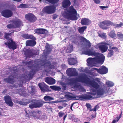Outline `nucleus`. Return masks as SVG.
I'll use <instances>...</instances> for the list:
<instances>
[{
	"instance_id": "obj_24",
	"label": "nucleus",
	"mask_w": 123,
	"mask_h": 123,
	"mask_svg": "<svg viewBox=\"0 0 123 123\" xmlns=\"http://www.w3.org/2000/svg\"><path fill=\"white\" fill-rule=\"evenodd\" d=\"M68 13L67 14H77V11L72 6H70L67 11Z\"/></svg>"
},
{
	"instance_id": "obj_29",
	"label": "nucleus",
	"mask_w": 123,
	"mask_h": 123,
	"mask_svg": "<svg viewBox=\"0 0 123 123\" xmlns=\"http://www.w3.org/2000/svg\"><path fill=\"white\" fill-rule=\"evenodd\" d=\"M4 81L6 82L7 83L13 84L14 83V80L12 79L9 77L4 78Z\"/></svg>"
},
{
	"instance_id": "obj_55",
	"label": "nucleus",
	"mask_w": 123,
	"mask_h": 123,
	"mask_svg": "<svg viewBox=\"0 0 123 123\" xmlns=\"http://www.w3.org/2000/svg\"><path fill=\"white\" fill-rule=\"evenodd\" d=\"M35 92V89L32 88H31V90L30 92V93L31 94H34Z\"/></svg>"
},
{
	"instance_id": "obj_17",
	"label": "nucleus",
	"mask_w": 123,
	"mask_h": 123,
	"mask_svg": "<svg viewBox=\"0 0 123 123\" xmlns=\"http://www.w3.org/2000/svg\"><path fill=\"white\" fill-rule=\"evenodd\" d=\"M81 24L82 25H88L91 23V21L87 18H83L81 20Z\"/></svg>"
},
{
	"instance_id": "obj_40",
	"label": "nucleus",
	"mask_w": 123,
	"mask_h": 123,
	"mask_svg": "<svg viewBox=\"0 0 123 123\" xmlns=\"http://www.w3.org/2000/svg\"><path fill=\"white\" fill-rule=\"evenodd\" d=\"M115 31L114 30L111 31L109 34V36L111 37L114 38L116 37V35L115 32Z\"/></svg>"
},
{
	"instance_id": "obj_52",
	"label": "nucleus",
	"mask_w": 123,
	"mask_h": 123,
	"mask_svg": "<svg viewBox=\"0 0 123 123\" xmlns=\"http://www.w3.org/2000/svg\"><path fill=\"white\" fill-rule=\"evenodd\" d=\"M92 96L90 95H87L86 96V99H92Z\"/></svg>"
},
{
	"instance_id": "obj_13",
	"label": "nucleus",
	"mask_w": 123,
	"mask_h": 123,
	"mask_svg": "<svg viewBox=\"0 0 123 123\" xmlns=\"http://www.w3.org/2000/svg\"><path fill=\"white\" fill-rule=\"evenodd\" d=\"M38 85L41 90L43 92L47 91L48 89V86L44 83H40Z\"/></svg>"
},
{
	"instance_id": "obj_58",
	"label": "nucleus",
	"mask_w": 123,
	"mask_h": 123,
	"mask_svg": "<svg viewBox=\"0 0 123 123\" xmlns=\"http://www.w3.org/2000/svg\"><path fill=\"white\" fill-rule=\"evenodd\" d=\"M121 117L120 116H117L116 118V120L118 122L119 120V119L121 118Z\"/></svg>"
},
{
	"instance_id": "obj_43",
	"label": "nucleus",
	"mask_w": 123,
	"mask_h": 123,
	"mask_svg": "<svg viewBox=\"0 0 123 123\" xmlns=\"http://www.w3.org/2000/svg\"><path fill=\"white\" fill-rule=\"evenodd\" d=\"M59 0H45L47 2L53 4L57 3Z\"/></svg>"
},
{
	"instance_id": "obj_39",
	"label": "nucleus",
	"mask_w": 123,
	"mask_h": 123,
	"mask_svg": "<svg viewBox=\"0 0 123 123\" xmlns=\"http://www.w3.org/2000/svg\"><path fill=\"white\" fill-rule=\"evenodd\" d=\"M117 35L119 39L121 41H123V34L121 32H118Z\"/></svg>"
},
{
	"instance_id": "obj_32",
	"label": "nucleus",
	"mask_w": 123,
	"mask_h": 123,
	"mask_svg": "<svg viewBox=\"0 0 123 123\" xmlns=\"http://www.w3.org/2000/svg\"><path fill=\"white\" fill-rule=\"evenodd\" d=\"M86 26H83L78 28V31L79 33L81 34H83L84 31L87 28Z\"/></svg>"
},
{
	"instance_id": "obj_61",
	"label": "nucleus",
	"mask_w": 123,
	"mask_h": 123,
	"mask_svg": "<svg viewBox=\"0 0 123 123\" xmlns=\"http://www.w3.org/2000/svg\"><path fill=\"white\" fill-rule=\"evenodd\" d=\"M67 117V114H66V115H65L63 117V120H64V121L65 119Z\"/></svg>"
},
{
	"instance_id": "obj_6",
	"label": "nucleus",
	"mask_w": 123,
	"mask_h": 123,
	"mask_svg": "<svg viewBox=\"0 0 123 123\" xmlns=\"http://www.w3.org/2000/svg\"><path fill=\"white\" fill-rule=\"evenodd\" d=\"M25 17L27 20L31 23H34L37 20V17L31 13H29L25 14Z\"/></svg>"
},
{
	"instance_id": "obj_25",
	"label": "nucleus",
	"mask_w": 123,
	"mask_h": 123,
	"mask_svg": "<svg viewBox=\"0 0 123 123\" xmlns=\"http://www.w3.org/2000/svg\"><path fill=\"white\" fill-rule=\"evenodd\" d=\"M22 37L25 39H31L33 40H36V38L33 36L27 34H24L22 35Z\"/></svg>"
},
{
	"instance_id": "obj_5",
	"label": "nucleus",
	"mask_w": 123,
	"mask_h": 123,
	"mask_svg": "<svg viewBox=\"0 0 123 123\" xmlns=\"http://www.w3.org/2000/svg\"><path fill=\"white\" fill-rule=\"evenodd\" d=\"M44 12L48 14H51L54 13L56 10V8L54 6H49L43 8Z\"/></svg>"
},
{
	"instance_id": "obj_41",
	"label": "nucleus",
	"mask_w": 123,
	"mask_h": 123,
	"mask_svg": "<svg viewBox=\"0 0 123 123\" xmlns=\"http://www.w3.org/2000/svg\"><path fill=\"white\" fill-rule=\"evenodd\" d=\"M45 103V102L42 101L41 102H38L36 103L37 108L41 107L43 106V104Z\"/></svg>"
},
{
	"instance_id": "obj_48",
	"label": "nucleus",
	"mask_w": 123,
	"mask_h": 123,
	"mask_svg": "<svg viewBox=\"0 0 123 123\" xmlns=\"http://www.w3.org/2000/svg\"><path fill=\"white\" fill-rule=\"evenodd\" d=\"M6 27L7 28L9 29L15 28L14 25L13 23L12 24H9L7 25Z\"/></svg>"
},
{
	"instance_id": "obj_47",
	"label": "nucleus",
	"mask_w": 123,
	"mask_h": 123,
	"mask_svg": "<svg viewBox=\"0 0 123 123\" xmlns=\"http://www.w3.org/2000/svg\"><path fill=\"white\" fill-rule=\"evenodd\" d=\"M76 99H86V96H84L83 95H82L81 96H76Z\"/></svg>"
},
{
	"instance_id": "obj_34",
	"label": "nucleus",
	"mask_w": 123,
	"mask_h": 123,
	"mask_svg": "<svg viewBox=\"0 0 123 123\" xmlns=\"http://www.w3.org/2000/svg\"><path fill=\"white\" fill-rule=\"evenodd\" d=\"M43 99L45 101H50L54 99V98L49 96L46 95L43 98Z\"/></svg>"
},
{
	"instance_id": "obj_8",
	"label": "nucleus",
	"mask_w": 123,
	"mask_h": 123,
	"mask_svg": "<svg viewBox=\"0 0 123 123\" xmlns=\"http://www.w3.org/2000/svg\"><path fill=\"white\" fill-rule=\"evenodd\" d=\"M86 106L87 108V110H89L90 112L92 111H95V115H93L92 114L91 115V117L92 118H95L96 116V110H97L99 108V107L98 105H96L94 107V108L92 109L91 105L89 103H86Z\"/></svg>"
},
{
	"instance_id": "obj_38",
	"label": "nucleus",
	"mask_w": 123,
	"mask_h": 123,
	"mask_svg": "<svg viewBox=\"0 0 123 123\" xmlns=\"http://www.w3.org/2000/svg\"><path fill=\"white\" fill-rule=\"evenodd\" d=\"M65 97L69 100L71 99H76V96H73L69 94H67L65 95Z\"/></svg>"
},
{
	"instance_id": "obj_12",
	"label": "nucleus",
	"mask_w": 123,
	"mask_h": 123,
	"mask_svg": "<svg viewBox=\"0 0 123 123\" xmlns=\"http://www.w3.org/2000/svg\"><path fill=\"white\" fill-rule=\"evenodd\" d=\"M93 69L96 70L98 73L101 74H105L108 72V68L104 66H102L101 68L99 69L96 68H93Z\"/></svg>"
},
{
	"instance_id": "obj_2",
	"label": "nucleus",
	"mask_w": 123,
	"mask_h": 123,
	"mask_svg": "<svg viewBox=\"0 0 123 123\" xmlns=\"http://www.w3.org/2000/svg\"><path fill=\"white\" fill-rule=\"evenodd\" d=\"M84 83L88 84L91 87L96 89H98L99 87V85L97 82L94 80H91L89 78L86 76H85Z\"/></svg>"
},
{
	"instance_id": "obj_57",
	"label": "nucleus",
	"mask_w": 123,
	"mask_h": 123,
	"mask_svg": "<svg viewBox=\"0 0 123 123\" xmlns=\"http://www.w3.org/2000/svg\"><path fill=\"white\" fill-rule=\"evenodd\" d=\"M57 16L56 14H54L53 16V19L54 20L57 17Z\"/></svg>"
},
{
	"instance_id": "obj_64",
	"label": "nucleus",
	"mask_w": 123,
	"mask_h": 123,
	"mask_svg": "<svg viewBox=\"0 0 123 123\" xmlns=\"http://www.w3.org/2000/svg\"><path fill=\"white\" fill-rule=\"evenodd\" d=\"M117 122L116 120H113L111 123H116Z\"/></svg>"
},
{
	"instance_id": "obj_49",
	"label": "nucleus",
	"mask_w": 123,
	"mask_h": 123,
	"mask_svg": "<svg viewBox=\"0 0 123 123\" xmlns=\"http://www.w3.org/2000/svg\"><path fill=\"white\" fill-rule=\"evenodd\" d=\"M106 85L110 87H112L114 85L113 83L110 81L106 82Z\"/></svg>"
},
{
	"instance_id": "obj_50",
	"label": "nucleus",
	"mask_w": 123,
	"mask_h": 123,
	"mask_svg": "<svg viewBox=\"0 0 123 123\" xmlns=\"http://www.w3.org/2000/svg\"><path fill=\"white\" fill-rule=\"evenodd\" d=\"M11 33H8L5 32V38L6 39H8L9 38V36L11 35Z\"/></svg>"
},
{
	"instance_id": "obj_16",
	"label": "nucleus",
	"mask_w": 123,
	"mask_h": 123,
	"mask_svg": "<svg viewBox=\"0 0 123 123\" xmlns=\"http://www.w3.org/2000/svg\"><path fill=\"white\" fill-rule=\"evenodd\" d=\"M34 31L35 33L39 34L47 33L48 32L46 29L42 28L36 29Z\"/></svg>"
},
{
	"instance_id": "obj_56",
	"label": "nucleus",
	"mask_w": 123,
	"mask_h": 123,
	"mask_svg": "<svg viewBox=\"0 0 123 123\" xmlns=\"http://www.w3.org/2000/svg\"><path fill=\"white\" fill-rule=\"evenodd\" d=\"M93 1L96 4H99L100 3L99 0H93Z\"/></svg>"
},
{
	"instance_id": "obj_18",
	"label": "nucleus",
	"mask_w": 123,
	"mask_h": 123,
	"mask_svg": "<svg viewBox=\"0 0 123 123\" xmlns=\"http://www.w3.org/2000/svg\"><path fill=\"white\" fill-rule=\"evenodd\" d=\"M99 48L102 53H104L106 52L108 49V47L106 43H104L103 45H101L98 46Z\"/></svg>"
},
{
	"instance_id": "obj_63",
	"label": "nucleus",
	"mask_w": 123,
	"mask_h": 123,
	"mask_svg": "<svg viewBox=\"0 0 123 123\" xmlns=\"http://www.w3.org/2000/svg\"><path fill=\"white\" fill-rule=\"evenodd\" d=\"M58 108L60 109H62L63 108V107L62 106H59L58 107Z\"/></svg>"
},
{
	"instance_id": "obj_54",
	"label": "nucleus",
	"mask_w": 123,
	"mask_h": 123,
	"mask_svg": "<svg viewBox=\"0 0 123 123\" xmlns=\"http://www.w3.org/2000/svg\"><path fill=\"white\" fill-rule=\"evenodd\" d=\"M11 72H14L13 73V75H15V76H16L17 75V74L16 73V72H17V69H15L14 70V69H12L11 70Z\"/></svg>"
},
{
	"instance_id": "obj_20",
	"label": "nucleus",
	"mask_w": 123,
	"mask_h": 123,
	"mask_svg": "<svg viewBox=\"0 0 123 123\" xmlns=\"http://www.w3.org/2000/svg\"><path fill=\"white\" fill-rule=\"evenodd\" d=\"M15 28L20 27L22 24L21 21L20 19H17L13 21Z\"/></svg>"
},
{
	"instance_id": "obj_44",
	"label": "nucleus",
	"mask_w": 123,
	"mask_h": 123,
	"mask_svg": "<svg viewBox=\"0 0 123 123\" xmlns=\"http://www.w3.org/2000/svg\"><path fill=\"white\" fill-rule=\"evenodd\" d=\"M113 25H112V26H114L115 28H119L120 27L123 25V23L122 22H120L119 24H115L113 23Z\"/></svg>"
},
{
	"instance_id": "obj_46",
	"label": "nucleus",
	"mask_w": 123,
	"mask_h": 123,
	"mask_svg": "<svg viewBox=\"0 0 123 123\" xmlns=\"http://www.w3.org/2000/svg\"><path fill=\"white\" fill-rule=\"evenodd\" d=\"M29 107L31 109H33L34 108H37L36 103H31L29 105Z\"/></svg>"
},
{
	"instance_id": "obj_19",
	"label": "nucleus",
	"mask_w": 123,
	"mask_h": 123,
	"mask_svg": "<svg viewBox=\"0 0 123 123\" xmlns=\"http://www.w3.org/2000/svg\"><path fill=\"white\" fill-rule=\"evenodd\" d=\"M71 5V2L69 0H64L62 3V7L66 8L69 7Z\"/></svg>"
},
{
	"instance_id": "obj_45",
	"label": "nucleus",
	"mask_w": 123,
	"mask_h": 123,
	"mask_svg": "<svg viewBox=\"0 0 123 123\" xmlns=\"http://www.w3.org/2000/svg\"><path fill=\"white\" fill-rule=\"evenodd\" d=\"M28 116H27L28 118H29L30 116H32L33 117H36V112L34 111L33 112H30L29 113Z\"/></svg>"
},
{
	"instance_id": "obj_37",
	"label": "nucleus",
	"mask_w": 123,
	"mask_h": 123,
	"mask_svg": "<svg viewBox=\"0 0 123 123\" xmlns=\"http://www.w3.org/2000/svg\"><path fill=\"white\" fill-rule=\"evenodd\" d=\"M33 61L31 60L29 62H25L26 65H27L28 67L31 68V67L33 65Z\"/></svg>"
},
{
	"instance_id": "obj_35",
	"label": "nucleus",
	"mask_w": 123,
	"mask_h": 123,
	"mask_svg": "<svg viewBox=\"0 0 123 123\" xmlns=\"http://www.w3.org/2000/svg\"><path fill=\"white\" fill-rule=\"evenodd\" d=\"M50 87L52 89L55 91H60L61 88L59 86H51Z\"/></svg>"
},
{
	"instance_id": "obj_60",
	"label": "nucleus",
	"mask_w": 123,
	"mask_h": 123,
	"mask_svg": "<svg viewBox=\"0 0 123 123\" xmlns=\"http://www.w3.org/2000/svg\"><path fill=\"white\" fill-rule=\"evenodd\" d=\"M7 89H5V90H4L2 92V93H6L7 91Z\"/></svg>"
},
{
	"instance_id": "obj_59",
	"label": "nucleus",
	"mask_w": 123,
	"mask_h": 123,
	"mask_svg": "<svg viewBox=\"0 0 123 123\" xmlns=\"http://www.w3.org/2000/svg\"><path fill=\"white\" fill-rule=\"evenodd\" d=\"M107 6H100L99 7L101 9H102L103 10H104V8L107 7Z\"/></svg>"
},
{
	"instance_id": "obj_27",
	"label": "nucleus",
	"mask_w": 123,
	"mask_h": 123,
	"mask_svg": "<svg viewBox=\"0 0 123 123\" xmlns=\"http://www.w3.org/2000/svg\"><path fill=\"white\" fill-rule=\"evenodd\" d=\"M79 38L80 41L84 43H86L88 44V47L91 46V43L89 41L82 36H80Z\"/></svg>"
},
{
	"instance_id": "obj_14",
	"label": "nucleus",
	"mask_w": 123,
	"mask_h": 123,
	"mask_svg": "<svg viewBox=\"0 0 123 123\" xmlns=\"http://www.w3.org/2000/svg\"><path fill=\"white\" fill-rule=\"evenodd\" d=\"M113 49H114L115 52L117 51L118 50V48L116 47H113L111 48H109L108 50L109 51L107 55L108 57H111L113 55L114 52Z\"/></svg>"
},
{
	"instance_id": "obj_30",
	"label": "nucleus",
	"mask_w": 123,
	"mask_h": 123,
	"mask_svg": "<svg viewBox=\"0 0 123 123\" xmlns=\"http://www.w3.org/2000/svg\"><path fill=\"white\" fill-rule=\"evenodd\" d=\"M27 100H25L24 101V100H20L18 101V103L21 105H26L27 104H29L31 102V101Z\"/></svg>"
},
{
	"instance_id": "obj_7",
	"label": "nucleus",
	"mask_w": 123,
	"mask_h": 123,
	"mask_svg": "<svg viewBox=\"0 0 123 123\" xmlns=\"http://www.w3.org/2000/svg\"><path fill=\"white\" fill-rule=\"evenodd\" d=\"M5 44L7 46L9 49H12L13 50L17 48V43L12 40L6 42L5 43Z\"/></svg>"
},
{
	"instance_id": "obj_15",
	"label": "nucleus",
	"mask_w": 123,
	"mask_h": 123,
	"mask_svg": "<svg viewBox=\"0 0 123 123\" xmlns=\"http://www.w3.org/2000/svg\"><path fill=\"white\" fill-rule=\"evenodd\" d=\"M45 81L49 85H52L55 83V81L52 78L46 77L44 79Z\"/></svg>"
},
{
	"instance_id": "obj_23",
	"label": "nucleus",
	"mask_w": 123,
	"mask_h": 123,
	"mask_svg": "<svg viewBox=\"0 0 123 123\" xmlns=\"http://www.w3.org/2000/svg\"><path fill=\"white\" fill-rule=\"evenodd\" d=\"M43 66L44 67H48L49 69H54L55 67L54 65L51 64L49 61L45 62H44Z\"/></svg>"
},
{
	"instance_id": "obj_1",
	"label": "nucleus",
	"mask_w": 123,
	"mask_h": 123,
	"mask_svg": "<svg viewBox=\"0 0 123 123\" xmlns=\"http://www.w3.org/2000/svg\"><path fill=\"white\" fill-rule=\"evenodd\" d=\"M83 53L84 54L89 56H95L93 58H88L87 60V62L89 64L95 62L103 64L105 60L104 56L99 53L96 52L95 51H93V50L89 49L83 51Z\"/></svg>"
},
{
	"instance_id": "obj_4",
	"label": "nucleus",
	"mask_w": 123,
	"mask_h": 123,
	"mask_svg": "<svg viewBox=\"0 0 123 123\" xmlns=\"http://www.w3.org/2000/svg\"><path fill=\"white\" fill-rule=\"evenodd\" d=\"M113 23L111 21L108 20H105L100 23L99 24L100 27L104 30H106L108 27L107 26L110 25H113Z\"/></svg>"
},
{
	"instance_id": "obj_42",
	"label": "nucleus",
	"mask_w": 123,
	"mask_h": 123,
	"mask_svg": "<svg viewBox=\"0 0 123 123\" xmlns=\"http://www.w3.org/2000/svg\"><path fill=\"white\" fill-rule=\"evenodd\" d=\"M17 7L18 8H27L28 7V6L26 4H20L19 6H17Z\"/></svg>"
},
{
	"instance_id": "obj_9",
	"label": "nucleus",
	"mask_w": 123,
	"mask_h": 123,
	"mask_svg": "<svg viewBox=\"0 0 123 123\" xmlns=\"http://www.w3.org/2000/svg\"><path fill=\"white\" fill-rule=\"evenodd\" d=\"M4 99L6 103L8 105L11 107L13 106L14 104L10 96L8 95L5 96Z\"/></svg>"
},
{
	"instance_id": "obj_22",
	"label": "nucleus",
	"mask_w": 123,
	"mask_h": 123,
	"mask_svg": "<svg viewBox=\"0 0 123 123\" xmlns=\"http://www.w3.org/2000/svg\"><path fill=\"white\" fill-rule=\"evenodd\" d=\"M24 54L27 58H30L31 56H32L33 55V53L30 49H26L25 51Z\"/></svg>"
},
{
	"instance_id": "obj_26",
	"label": "nucleus",
	"mask_w": 123,
	"mask_h": 123,
	"mask_svg": "<svg viewBox=\"0 0 123 123\" xmlns=\"http://www.w3.org/2000/svg\"><path fill=\"white\" fill-rule=\"evenodd\" d=\"M68 61L70 65H74L77 62V61L74 58H68Z\"/></svg>"
},
{
	"instance_id": "obj_11",
	"label": "nucleus",
	"mask_w": 123,
	"mask_h": 123,
	"mask_svg": "<svg viewBox=\"0 0 123 123\" xmlns=\"http://www.w3.org/2000/svg\"><path fill=\"white\" fill-rule=\"evenodd\" d=\"M73 68H71L68 69L66 71L67 74L70 76H77L78 74L77 72L73 70Z\"/></svg>"
},
{
	"instance_id": "obj_36",
	"label": "nucleus",
	"mask_w": 123,
	"mask_h": 123,
	"mask_svg": "<svg viewBox=\"0 0 123 123\" xmlns=\"http://www.w3.org/2000/svg\"><path fill=\"white\" fill-rule=\"evenodd\" d=\"M73 46L72 45H70L67 47L66 50L67 53H71L73 50Z\"/></svg>"
},
{
	"instance_id": "obj_31",
	"label": "nucleus",
	"mask_w": 123,
	"mask_h": 123,
	"mask_svg": "<svg viewBox=\"0 0 123 123\" xmlns=\"http://www.w3.org/2000/svg\"><path fill=\"white\" fill-rule=\"evenodd\" d=\"M105 92L103 88H100L97 91V95L101 96L103 95Z\"/></svg>"
},
{
	"instance_id": "obj_51",
	"label": "nucleus",
	"mask_w": 123,
	"mask_h": 123,
	"mask_svg": "<svg viewBox=\"0 0 123 123\" xmlns=\"http://www.w3.org/2000/svg\"><path fill=\"white\" fill-rule=\"evenodd\" d=\"M98 36L100 37L103 38H105L106 36V34L105 33H103L102 34H98Z\"/></svg>"
},
{
	"instance_id": "obj_53",
	"label": "nucleus",
	"mask_w": 123,
	"mask_h": 123,
	"mask_svg": "<svg viewBox=\"0 0 123 123\" xmlns=\"http://www.w3.org/2000/svg\"><path fill=\"white\" fill-rule=\"evenodd\" d=\"M65 115V113L64 112H59L58 113V115L59 117H62Z\"/></svg>"
},
{
	"instance_id": "obj_28",
	"label": "nucleus",
	"mask_w": 123,
	"mask_h": 123,
	"mask_svg": "<svg viewBox=\"0 0 123 123\" xmlns=\"http://www.w3.org/2000/svg\"><path fill=\"white\" fill-rule=\"evenodd\" d=\"M35 40H28L26 41V45L31 46H34L36 43Z\"/></svg>"
},
{
	"instance_id": "obj_10",
	"label": "nucleus",
	"mask_w": 123,
	"mask_h": 123,
	"mask_svg": "<svg viewBox=\"0 0 123 123\" xmlns=\"http://www.w3.org/2000/svg\"><path fill=\"white\" fill-rule=\"evenodd\" d=\"M2 15L4 17L6 18L11 17L13 15L12 12L9 9L4 10L1 12Z\"/></svg>"
},
{
	"instance_id": "obj_3",
	"label": "nucleus",
	"mask_w": 123,
	"mask_h": 123,
	"mask_svg": "<svg viewBox=\"0 0 123 123\" xmlns=\"http://www.w3.org/2000/svg\"><path fill=\"white\" fill-rule=\"evenodd\" d=\"M85 77V76H81L78 78L69 79L68 80L69 84L70 85H73L79 82H82L84 83Z\"/></svg>"
},
{
	"instance_id": "obj_62",
	"label": "nucleus",
	"mask_w": 123,
	"mask_h": 123,
	"mask_svg": "<svg viewBox=\"0 0 123 123\" xmlns=\"http://www.w3.org/2000/svg\"><path fill=\"white\" fill-rule=\"evenodd\" d=\"M106 43V45H107H107H109V48H111V45L110 44L108 43Z\"/></svg>"
},
{
	"instance_id": "obj_33",
	"label": "nucleus",
	"mask_w": 123,
	"mask_h": 123,
	"mask_svg": "<svg viewBox=\"0 0 123 123\" xmlns=\"http://www.w3.org/2000/svg\"><path fill=\"white\" fill-rule=\"evenodd\" d=\"M45 48V49L46 50V53H50L51 51V49L50 48V46L49 43H46Z\"/></svg>"
},
{
	"instance_id": "obj_21",
	"label": "nucleus",
	"mask_w": 123,
	"mask_h": 123,
	"mask_svg": "<svg viewBox=\"0 0 123 123\" xmlns=\"http://www.w3.org/2000/svg\"><path fill=\"white\" fill-rule=\"evenodd\" d=\"M72 14H67V17L68 19L72 20H76L78 19V18L76 16V14L75 15Z\"/></svg>"
}]
</instances>
